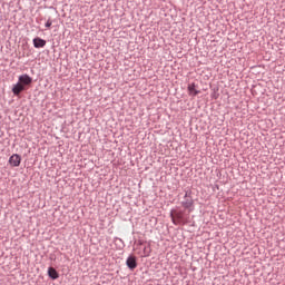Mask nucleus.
<instances>
[{"label": "nucleus", "mask_w": 285, "mask_h": 285, "mask_svg": "<svg viewBox=\"0 0 285 285\" xmlns=\"http://www.w3.org/2000/svg\"><path fill=\"white\" fill-rule=\"evenodd\" d=\"M26 85L16 83L14 87H12V94L16 96L20 95L23 90H26Z\"/></svg>", "instance_id": "nucleus-4"}, {"label": "nucleus", "mask_w": 285, "mask_h": 285, "mask_svg": "<svg viewBox=\"0 0 285 285\" xmlns=\"http://www.w3.org/2000/svg\"><path fill=\"white\" fill-rule=\"evenodd\" d=\"M183 216V212H177L176 209H171V212H169V217L171 218V223H174L175 226L181 225Z\"/></svg>", "instance_id": "nucleus-1"}, {"label": "nucleus", "mask_w": 285, "mask_h": 285, "mask_svg": "<svg viewBox=\"0 0 285 285\" xmlns=\"http://www.w3.org/2000/svg\"><path fill=\"white\" fill-rule=\"evenodd\" d=\"M193 206H194V200L191 199H188L183 203V207H185L186 209H190Z\"/></svg>", "instance_id": "nucleus-10"}, {"label": "nucleus", "mask_w": 285, "mask_h": 285, "mask_svg": "<svg viewBox=\"0 0 285 285\" xmlns=\"http://www.w3.org/2000/svg\"><path fill=\"white\" fill-rule=\"evenodd\" d=\"M49 277L52 279H58L59 275L58 272H56V269L53 267H49Z\"/></svg>", "instance_id": "nucleus-9"}, {"label": "nucleus", "mask_w": 285, "mask_h": 285, "mask_svg": "<svg viewBox=\"0 0 285 285\" xmlns=\"http://www.w3.org/2000/svg\"><path fill=\"white\" fill-rule=\"evenodd\" d=\"M32 42L35 43V48H43L46 47V40L40 39V38H35V40H32Z\"/></svg>", "instance_id": "nucleus-7"}, {"label": "nucleus", "mask_w": 285, "mask_h": 285, "mask_svg": "<svg viewBox=\"0 0 285 285\" xmlns=\"http://www.w3.org/2000/svg\"><path fill=\"white\" fill-rule=\"evenodd\" d=\"M18 83H21V86H28L30 83H32V78H30L28 75H21L19 78Z\"/></svg>", "instance_id": "nucleus-3"}, {"label": "nucleus", "mask_w": 285, "mask_h": 285, "mask_svg": "<svg viewBox=\"0 0 285 285\" xmlns=\"http://www.w3.org/2000/svg\"><path fill=\"white\" fill-rule=\"evenodd\" d=\"M127 266H128V268L134 271L137 267L136 257H134V256L128 257L127 258Z\"/></svg>", "instance_id": "nucleus-5"}, {"label": "nucleus", "mask_w": 285, "mask_h": 285, "mask_svg": "<svg viewBox=\"0 0 285 285\" xmlns=\"http://www.w3.org/2000/svg\"><path fill=\"white\" fill-rule=\"evenodd\" d=\"M151 253H153V248L150 247V245H146L142 248V254H140V257L147 258L148 256H150Z\"/></svg>", "instance_id": "nucleus-6"}, {"label": "nucleus", "mask_w": 285, "mask_h": 285, "mask_svg": "<svg viewBox=\"0 0 285 285\" xmlns=\"http://www.w3.org/2000/svg\"><path fill=\"white\" fill-rule=\"evenodd\" d=\"M188 92L191 97L199 95V90L195 89V83L188 85Z\"/></svg>", "instance_id": "nucleus-8"}, {"label": "nucleus", "mask_w": 285, "mask_h": 285, "mask_svg": "<svg viewBox=\"0 0 285 285\" xmlns=\"http://www.w3.org/2000/svg\"><path fill=\"white\" fill-rule=\"evenodd\" d=\"M21 164V156L20 155H12L11 158H9V165H11V167H18Z\"/></svg>", "instance_id": "nucleus-2"}, {"label": "nucleus", "mask_w": 285, "mask_h": 285, "mask_svg": "<svg viewBox=\"0 0 285 285\" xmlns=\"http://www.w3.org/2000/svg\"><path fill=\"white\" fill-rule=\"evenodd\" d=\"M52 26V21L47 20V23H45V27L50 28Z\"/></svg>", "instance_id": "nucleus-11"}]
</instances>
